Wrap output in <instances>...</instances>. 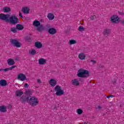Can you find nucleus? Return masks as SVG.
Wrapping results in <instances>:
<instances>
[{"mask_svg":"<svg viewBox=\"0 0 124 124\" xmlns=\"http://www.w3.org/2000/svg\"><path fill=\"white\" fill-rule=\"evenodd\" d=\"M34 46L36 48H37V49H40L43 47L42 44L39 42H35Z\"/></svg>","mask_w":124,"mask_h":124,"instance_id":"obj_16","label":"nucleus"},{"mask_svg":"<svg viewBox=\"0 0 124 124\" xmlns=\"http://www.w3.org/2000/svg\"><path fill=\"white\" fill-rule=\"evenodd\" d=\"M47 17L49 20H54V19H55V16L54 15V14H53L51 13H48Z\"/></svg>","mask_w":124,"mask_h":124,"instance_id":"obj_19","label":"nucleus"},{"mask_svg":"<svg viewBox=\"0 0 124 124\" xmlns=\"http://www.w3.org/2000/svg\"><path fill=\"white\" fill-rule=\"evenodd\" d=\"M0 20L5 21L6 22H9V15L0 14Z\"/></svg>","mask_w":124,"mask_h":124,"instance_id":"obj_6","label":"nucleus"},{"mask_svg":"<svg viewBox=\"0 0 124 124\" xmlns=\"http://www.w3.org/2000/svg\"><path fill=\"white\" fill-rule=\"evenodd\" d=\"M96 18V16H92L91 17V19L92 20H93L94 19H95Z\"/></svg>","mask_w":124,"mask_h":124,"instance_id":"obj_34","label":"nucleus"},{"mask_svg":"<svg viewBox=\"0 0 124 124\" xmlns=\"http://www.w3.org/2000/svg\"><path fill=\"white\" fill-rule=\"evenodd\" d=\"M23 93H24L23 92H22L21 90H18L16 92V96L20 97L21 95H23Z\"/></svg>","mask_w":124,"mask_h":124,"instance_id":"obj_23","label":"nucleus"},{"mask_svg":"<svg viewBox=\"0 0 124 124\" xmlns=\"http://www.w3.org/2000/svg\"><path fill=\"white\" fill-rule=\"evenodd\" d=\"M19 17H21V18H23V16L22 15V14L20 12L19 13Z\"/></svg>","mask_w":124,"mask_h":124,"instance_id":"obj_38","label":"nucleus"},{"mask_svg":"<svg viewBox=\"0 0 124 124\" xmlns=\"http://www.w3.org/2000/svg\"><path fill=\"white\" fill-rule=\"evenodd\" d=\"M29 54L32 56H34V55L36 54V50L34 49H32L31 50H29Z\"/></svg>","mask_w":124,"mask_h":124,"instance_id":"obj_26","label":"nucleus"},{"mask_svg":"<svg viewBox=\"0 0 124 124\" xmlns=\"http://www.w3.org/2000/svg\"><path fill=\"white\" fill-rule=\"evenodd\" d=\"M7 85V82L5 79H1L0 80V86L2 87H5Z\"/></svg>","mask_w":124,"mask_h":124,"instance_id":"obj_20","label":"nucleus"},{"mask_svg":"<svg viewBox=\"0 0 124 124\" xmlns=\"http://www.w3.org/2000/svg\"><path fill=\"white\" fill-rule=\"evenodd\" d=\"M16 29L18 31H23L24 30V26L21 24H17L16 26Z\"/></svg>","mask_w":124,"mask_h":124,"instance_id":"obj_25","label":"nucleus"},{"mask_svg":"<svg viewBox=\"0 0 124 124\" xmlns=\"http://www.w3.org/2000/svg\"><path fill=\"white\" fill-rule=\"evenodd\" d=\"M11 11V9L9 7H5L3 8V12L5 13H8Z\"/></svg>","mask_w":124,"mask_h":124,"instance_id":"obj_21","label":"nucleus"},{"mask_svg":"<svg viewBox=\"0 0 124 124\" xmlns=\"http://www.w3.org/2000/svg\"><path fill=\"white\" fill-rule=\"evenodd\" d=\"M90 62H92L93 64H95V63H96V61H95V60H90Z\"/></svg>","mask_w":124,"mask_h":124,"instance_id":"obj_32","label":"nucleus"},{"mask_svg":"<svg viewBox=\"0 0 124 124\" xmlns=\"http://www.w3.org/2000/svg\"><path fill=\"white\" fill-rule=\"evenodd\" d=\"M87 75H89V71L83 69H80L77 74V76L80 78H85Z\"/></svg>","mask_w":124,"mask_h":124,"instance_id":"obj_2","label":"nucleus"},{"mask_svg":"<svg viewBox=\"0 0 124 124\" xmlns=\"http://www.w3.org/2000/svg\"><path fill=\"white\" fill-rule=\"evenodd\" d=\"M49 85L51 87H55L56 85H57V80L54 78H51L49 80Z\"/></svg>","mask_w":124,"mask_h":124,"instance_id":"obj_11","label":"nucleus"},{"mask_svg":"<svg viewBox=\"0 0 124 124\" xmlns=\"http://www.w3.org/2000/svg\"><path fill=\"white\" fill-rule=\"evenodd\" d=\"M10 42L12 45H13V46H15V47H16L17 48H20V47H21V43L18 42V40L16 39H11Z\"/></svg>","mask_w":124,"mask_h":124,"instance_id":"obj_5","label":"nucleus"},{"mask_svg":"<svg viewBox=\"0 0 124 124\" xmlns=\"http://www.w3.org/2000/svg\"><path fill=\"white\" fill-rule=\"evenodd\" d=\"M96 109H98V110H100V109H101V106H98Z\"/></svg>","mask_w":124,"mask_h":124,"instance_id":"obj_39","label":"nucleus"},{"mask_svg":"<svg viewBox=\"0 0 124 124\" xmlns=\"http://www.w3.org/2000/svg\"><path fill=\"white\" fill-rule=\"evenodd\" d=\"M16 66H13L11 67H9V70H12L13 69H14L15 67H16Z\"/></svg>","mask_w":124,"mask_h":124,"instance_id":"obj_33","label":"nucleus"},{"mask_svg":"<svg viewBox=\"0 0 124 124\" xmlns=\"http://www.w3.org/2000/svg\"><path fill=\"white\" fill-rule=\"evenodd\" d=\"M7 107L9 108V109H12L13 106H12V105H11V104H10V105H9Z\"/></svg>","mask_w":124,"mask_h":124,"instance_id":"obj_36","label":"nucleus"},{"mask_svg":"<svg viewBox=\"0 0 124 124\" xmlns=\"http://www.w3.org/2000/svg\"><path fill=\"white\" fill-rule=\"evenodd\" d=\"M7 108H6V107L5 106H0V112H1L2 113H5V112H7Z\"/></svg>","mask_w":124,"mask_h":124,"instance_id":"obj_18","label":"nucleus"},{"mask_svg":"<svg viewBox=\"0 0 124 124\" xmlns=\"http://www.w3.org/2000/svg\"><path fill=\"white\" fill-rule=\"evenodd\" d=\"M39 64L40 65H42L43 64H46V62H47V60L44 58H41L38 60Z\"/></svg>","mask_w":124,"mask_h":124,"instance_id":"obj_14","label":"nucleus"},{"mask_svg":"<svg viewBox=\"0 0 124 124\" xmlns=\"http://www.w3.org/2000/svg\"><path fill=\"white\" fill-rule=\"evenodd\" d=\"M72 83L75 86H78L79 85V80L77 79H75L72 80Z\"/></svg>","mask_w":124,"mask_h":124,"instance_id":"obj_24","label":"nucleus"},{"mask_svg":"<svg viewBox=\"0 0 124 124\" xmlns=\"http://www.w3.org/2000/svg\"><path fill=\"white\" fill-rule=\"evenodd\" d=\"M25 39H26L27 40H29L31 39V37H26Z\"/></svg>","mask_w":124,"mask_h":124,"instance_id":"obj_40","label":"nucleus"},{"mask_svg":"<svg viewBox=\"0 0 124 124\" xmlns=\"http://www.w3.org/2000/svg\"><path fill=\"white\" fill-rule=\"evenodd\" d=\"M79 31H85V28L83 26H80L78 29Z\"/></svg>","mask_w":124,"mask_h":124,"instance_id":"obj_30","label":"nucleus"},{"mask_svg":"<svg viewBox=\"0 0 124 124\" xmlns=\"http://www.w3.org/2000/svg\"><path fill=\"white\" fill-rule=\"evenodd\" d=\"M30 11V8L28 7H25L22 8V12L25 14H28Z\"/></svg>","mask_w":124,"mask_h":124,"instance_id":"obj_22","label":"nucleus"},{"mask_svg":"<svg viewBox=\"0 0 124 124\" xmlns=\"http://www.w3.org/2000/svg\"><path fill=\"white\" fill-rule=\"evenodd\" d=\"M24 88H29V84H28V83H25L24 84Z\"/></svg>","mask_w":124,"mask_h":124,"instance_id":"obj_35","label":"nucleus"},{"mask_svg":"<svg viewBox=\"0 0 124 124\" xmlns=\"http://www.w3.org/2000/svg\"><path fill=\"white\" fill-rule=\"evenodd\" d=\"M77 113L78 115H82L83 114V110L81 108H78L77 109Z\"/></svg>","mask_w":124,"mask_h":124,"instance_id":"obj_28","label":"nucleus"},{"mask_svg":"<svg viewBox=\"0 0 124 124\" xmlns=\"http://www.w3.org/2000/svg\"><path fill=\"white\" fill-rule=\"evenodd\" d=\"M11 31H12V32H14V33H16V32H17V28L16 27H11Z\"/></svg>","mask_w":124,"mask_h":124,"instance_id":"obj_27","label":"nucleus"},{"mask_svg":"<svg viewBox=\"0 0 124 124\" xmlns=\"http://www.w3.org/2000/svg\"><path fill=\"white\" fill-rule=\"evenodd\" d=\"M20 100L22 102H26V101L27 102H29V101L30 100V97L23 95L20 97Z\"/></svg>","mask_w":124,"mask_h":124,"instance_id":"obj_12","label":"nucleus"},{"mask_svg":"<svg viewBox=\"0 0 124 124\" xmlns=\"http://www.w3.org/2000/svg\"><path fill=\"white\" fill-rule=\"evenodd\" d=\"M121 23L122 24V25H124V20H121Z\"/></svg>","mask_w":124,"mask_h":124,"instance_id":"obj_41","label":"nucleus"},{"mask_svg":"<svg viewBox=\"0 0 124 124\" xmlns=\"http://www.w3.org/2000/svg\"><path fill=\"white\" fill-rule=\"evenodd\" d=\"M19 19L15 16H12L11 17H9V22H10L11 24L15 25L18 23Z\"/></svg>","mask_w":124,"mask_h":124,"instance_id":"obj_4","label":"nucleus"},{"mask_svg":"<svg viewBox=\"0 0 124 124\" xmlns=\"http://www.w3.org/2000/svg\"><path fill=\"white\" fill-rule=\"evenodd\" d=\"M114 97L113 95H109V97Z\"/></svg>","mask_w":124,"mask_h":124,"instance_id":"obj_44","label":"nucleus"},{"mask_svg":"<svg viewBox=\"0 0 124 124\" xmlns=\"http://www.w3.org/2000/svg\"><path fill=\"white\" fill-rule=\"evenodd\" d=\"M123 14H124V13L123 12L120 13V15H123Z\"/></svg>","mask_w":124,"mask_h":124,"instance_id":"obj_45","label":"nucleus"},{"mask_svg":"<svg viewBox=\"0 0 124 124\" xmlns=\"http://www.w3.org/2000/svg\"><path fill=\"white\" fill-rule=\"evenodd\" d=\"M0 71H4V72H7V71H9V68H7L5 69H0Z\"/></svg>","mask_w":124,"mask_h":124,"instance_id":"obj_31","label":"nucleus"},{"mask_svg":"<svg viewBox=\"0 0 124 124\" xmlns=\"http://www.w3.org/2000/svg\"><path fill=\"white\" fill-rule=\"evenodd\" d=\"M17 79L20 81H25V80H27V77H26V75L23 73H19L17 75Z\"/></svg>","mask_w":124,"mask_h":124,"instance_id":"obj_9","label":"nucleus"},{"mask_svg":"<svg viewBox=\"0 0 124 124\" xmlns=\"http://www.w3.org/2000/svg\"><path fill=\"white\" fill-rule=\"evenodd\" d=\"M111 33V30L109 28H105L104 29L103 34L104 35H106L107 36H108L109 34Z\"/></svg>","mask_w":124,"mask_h":124,"instance_id":"obj_10","label":"nucleus"},{"mask_svg":"<svg viewBox=\"0 0 124 124\" xmlns=\"http://www.w3.org/2000/svg\"><path fill=\"white\" fill-rule=\"evenodd\" d=\"M53 110H57V107H55L53 108Z\"/></svg>","mask_w":124,"mask_h":124,"instance_id":"obj_42","label":"nucleus"},{"mask_svg":"<svg viewBox=\"0 0 124 124\" xmlns=\"http://www.w3.org/2000/svg\"><path fill=\"white\" fill-rule=\"evenodd\" d=\"M110 21L114 24H118L120 22V18L118 16H112L110 17Z\"/></svg>","mask_w":124,"mask_h":124,"instance_id":"obj_8","label":"nucleus"},{"mask_svg":"<svg viewBox=\"0 0 124 124\" xmlns=\"http://www.w3.org/2000/svg\"><path fill=\"white\" fill-rule=\"evenodd\" d=\"M70 45H72L73 44H76L77 42L74 40H70L69 42Z\"/></svg>","mask_w":124,"mask_h":124,"instance_id":"obj_29","label":"nucleus"},{"mask_svg":"<svg viewBox=\"0 0 124 124\" xmlns=\"http://www.w3.org/2000/svg\"><path fill=\"white\" fill-rule=\"evenodd\" d=\"M48 32L50 34H56L57 30L54 28H50L48 29Z\"/></svg>","mask_w":124,"mask_h":124,"instance_id":"obj_13","label":"nucleus"},{"mask_svg":"<svg viewBox=\"0 0 124 124\" xmlns=\"http://www.w3.org/2000/svg\"><path fill=\"white\" fill-rule=\"evenodd\" d=\"M107 98H110V96L109 95H108L107 97Z\"/></svg>","mask_w":124,"mask_h":124,"instance_id":"obj_46","label":"nucleus"},{"mask_svg":"<svg viewBox=\"0 0 124 124\" xmlns=\"http://www.w3.org/2000/svg\"><path fill=\"white\" fill-rule=\"evenodd\" d=\"M7 63L8 65H14L15 61H14V59L10 58L7 60Z\"/></svg>","mask_w":124,"mask_h":124,"instance_id":"obj_15","label":"nucleus"},{"mask_svg":"<svg viewBox=\"0 0 124 124\" xmlns=\"http://www.w3.org/2000/svg\"><path fill=\"white\" fill-rule=\"evenodd\" d=\"M29 104L31 106H36L38 104V99L34 96H29Z\"/></svg>","mask_w":124,"mask_h":124,"instance_id":"obj_3","label":"nucleus"},{"mask_svg":"<svg viewBox=\"0 0 124 124\" xmlns=\"http://www.w3.org/2000/svg\"><path fill=\"white\" fill-rule=\"evenodd\" d=\"M37 82L38 83H39V84H41V80L40 79H38L37 80Z\"/></svg>","mask_w":124,"mask_h":124,"instance_id":"obj_37","label":"nucleus"},{"mask_svg":"<svg viewBox=\"0 0 124 124\" xmlns=\"http://www.w3.org/2000/svg\"><path fill=\"white\" fill-rule=\"evenodd\" d=\"M54 91L56 92L55 94L57 96H62V95L64 94L63 89L60 85H56L54 88Z\"/></svg>","mask_w":124,"mask_h":124,"instance_id":"obj_1","label":"nucleus"},{"mask_svg":"<svg viewBox=\"0 0 124 124\" xmlns=\"http://www.w3.org/2000/svg\"><path fill=\"white\" fill-rule=\"evenodd\" d=\"M33 26L37 27V31H40L42 30V26L40 25V22L38 20H34L33 22Z\"/></svg>","mask_w":124,"mask_h":124,"instance_id":"obj_7","label":"nucleus"},{"mask_svg":"<svg viewBox=\"0 0 124 124\" xmlns=\"http://www.w3.org/2000/svg\"><path fill=\"white\" fill-rule=\"evenodd\" d=\"M78 58L81 61H83L86 59V54L84 53H80L78 54Z\"/></svg>","mask_w":124,"mask_h":124,"instance_id":"obj_17","label":"nucleus"},{"mask_svg":"<svg viewBox=\"0 0 124 124\" xmlns=\"http://www.w3.org/2000/svg\"><path fill=\"white\" fill-rule=\"evenodd\" d=\"M104 67V66L103 65H101V67H100V68H103Z\"/></svg>","mask_w":124,"mask_h":124,"instance_id":"obj_43","label":"nucleus"}]
</instances>
